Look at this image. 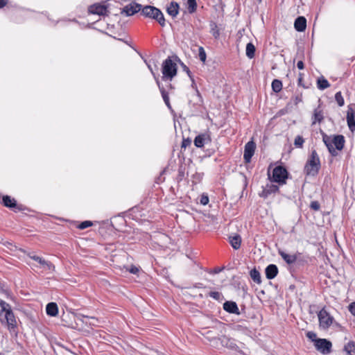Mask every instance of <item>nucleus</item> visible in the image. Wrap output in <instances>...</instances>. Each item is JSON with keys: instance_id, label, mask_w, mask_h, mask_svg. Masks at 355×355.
I'll use <instances>...</instances> for the list:
<instances>
[{"instance_id": "obj_8", "label": "nucleus", "mask_w": 355, "mask_h": 355, "mask_svg": "<svg viewBox=\"0 0 355 355\" xmlns=\"http://www.w3.org/2000/svg\"><path fill=\"white\" fill-rule=\"evenodd\" d=\"M2 203L3 206L13 209L15 211L17 210L21 211L24 209L22 205H18L15 198H12L10 196L7 195L3 196Z\"/></svg>"}, {"instance_id": "obj_38", "label": "nucleus", "mask_w": 355, "mask_h": 355, "mask_svg": "<svg viewBox=\"0 0 355 355\" xmlns=\"http://www.w3.org/2000/svg\"><path fill=\"white\" fill-rule=\"evenodd\" d=\"M198 57H199V59L202 62H205L206 61V58H207L206 52L202 46H200L198 49Z\"/></svg>"}, {"instance_id": "obj_52", "label": "nucleus", "mask_w": 355, "mask_h": 355, "mask_svg": "<svg viewBox=\"0 0 355 355\" xmlns=\"http://www.w3.org/2000/svg\"><path fill=\"white\" fill-rule=\"evenodd\" d=\"M3 287L4 284L0 282V291H2L8 297H10V292L8 290L3 289Z\"/></svg>"}, {"instance_id": "obj_15", "label": "nucleus", "mask_w": 355, "mask_h": 355, "mask_svg": "<svg viewBox=\"0 0 355 355\" xmlns=\"http://www.w3.org/2000/svg\"><path fill=\"white\" fill-rule=\"evenodd\" d=\"M223 308L226 312L229 313L240 315V311L237 304L234 301H226L224 302Z\"/></svg>"}, {"instance_id": "obj_34", "label": "nucleus", "mask_w": 355, "mask_h": 355, "mask_svg": "<svg viewBox=\"0 0 355 355\" xmlns=\"http://www.w3.org/2000/svg\"><path fill=\"white\" fill-rule=\"evenodd\" d=\"M335 100L336 103H338L339 107H342L345 104V101L343 97L341 92H338L335 94Z\"/></svg>"}, {"instance_id": "obj_21", "label": "nucleus", "mask_w": 355, "mask_h": 355, "mask_svg": "<svg viewBox=\"0 0 355 355\" xmlns=\"http://www.w3.org/2000/svg\"><path fill=\"white\" fill-rule=\"evenodd\" d=\"M157 85L158 86V88L159 89V92L162 94V98L166 104V105L167 106V107L168 109H171V105L170 103V101H169V96H168V92L165 90L164 86L160 83V81L159 80H157Z\"/></svg>"}, {"instance_id": "obj_24", "label": "nucleus", "mask_w": 355, "mask_h": 355, "mask_svg": "<svg viewBox=\"0 0 355 355\" xmlns=\"http://www.w3.org/2000/svg\"><path fill=\"white\" fill-rule=\"evenodd\" d=\"M322 140L327 147L329 152L333 156H336L338 155L336 149L333 147L331 141H330V138L325 134L323 135Z\"/></svg>"}, {"instance_id": "obj_29", "label": "nucleus", "mask_w": 355, "mask_h": 355, "mask_svg": "<svg viewBox=\"0 0 355 355\" xmlns=\"http://www.w3.org/2000/svg\"><path fill=\"white\" fill-rule=\"evenodd\" d=\"M344 351L348 355H355V342L349 341L344 346Z\"/></svg>"}, {"instance_id": "obj_11", "label": "nucleus", "mask_w": 355, "mask_h": 355, "mask_svg": "<svg viewBox=\"0 0 355 355\" xmlns=\"http://www.w3.org/2000/svg\"><path fill=\"white\" fill-rule=\"evenodd\" d=\"M211 136L209 133H202L197 135L194 139V145L197 148H202L204 146L211 142Z\"/></svg>"}, {"instance_id": "obj_41", "label": "nucleus", "mask_w": 355, "mask_h": 355, "mask_svg": "<svg viewBox=\"0 0 355 355\" xmlns=\"http://www.w3.org/2000/svg\"><path fill=\"white\" fill-rule=\"evenodd\" d=\"M29 257L33 260L38 262L41 266L44 265V263H46V260L44 259H43L42 257H40L37 255H30Z\"/></svg>"}, {"instance_id": "obj_45", "label": "nucleus", "mask_w": 355, "mask_h": 355, "mask_svg": "<svg viewBox=\"0 0 355 355\" xmlns=\"http://www.w3.org/2000/svg\"><path fill=\"white\" fill-rule=\"evenodd\" d=\"M191 144V140L189 138L187 139H183L181 144L182 148H186L187 147L189 146Z\"/></svg>"}, {"instance_id": "obj_3", "label": "nucleus", "mask_w": 355, "mask_h": 355, "mask_svg": "<svg viewBox=\"0 0 355 355\" xmlns=\"http://www.w3.org/2000/svg\"><path fill=\"white\" fill-rule=\"evenodd\" d=\"M140 14L145 17L155 19L162 26H166V19L160 9L153 6H142Z\"/></svg>"}, {"instance_id": "obj_31", "label": "nucleus", "mask_w": 355, "mask_h": 355, "mask_svg": "<svg viewBox=\"0 0 355 355\" xmlns=\"http://www.w3.org/2000/svg\"><path fill=\"white\" fill-rule=\"evenodd\" d=\"M197 2L196 0H187V8L188 12L190 14H193L197 10Z\"/></svg>"}, {"instance_id": "obj_48", "label": "nucleus", "mask_w": 355, "mask_h": 355, "mask_svg": "<svg viewBox=\"0 0 355 355\" xmlns=\"http://www.w3.org/2000/svg\"><path fill=\"white\" fill-rule=\"evenodd\" d=\"M144 62H146V64H147V67H148V69H149V70H150V71L151 72V73H152V75H153V78H154V79H155V82L157 83V80H159L158 76H157L155 74V73L153 71V69L152 67L150 66V64H149L147 62V61H146V60H144Z\"/></svg>"}, {"instance_id": "obj_23", "label": "nucleus", "mask_w": 355, "mask_h": 355, "mask_svg": "<svg viewBox=\"0 0 355 355\" xmlns=\"http://www.w3.org/2000/svg\"><path fill=\"white\" fill-rule=\"evenodd\" d=\"M46 312L48 315L55 316L58 313V307L56 303L50 302L47 304L46 307Z\"/></svg>"}, {"instance_id": "obj_16", "label": "nucleus", "mask_w": 355, "mask_h": 355, "mask_svg": "<svg viewBox=\"0 0 355 355\" xmlns=\"http://www.w3.org/2000/svg\"><path fill=\"white\" fill-rule=\"evenodd\" d=\"M278 253L284 261L289 265L294 263L297 260L298 256L300 255L299 252L295 254H289L281 250H278Z\"/></svg>"}, {"instance_id": "obj_57", "label": "nucleus", "mask_w": 355, "mask_h": 355, "mask_svg": "<svg viewBox=\"0 0 355 355\" xmlns=\"http://www.w3.org/2000/svg\"><path fill=\"white\" fill-rule=\"evenodd\" d=\"M221 270H222V269H220V268H215L213 273L216 274V273L220 272Z\"/></svg>"}, {"instance_id": "obj_49", "label": "nucleus", "mask_w": 355, "mask_h": 355, "mask_svg": "<svg viewBox=\"0 0 355 355\" xmlns=\"http://www.w3.org/2000/svg\"><path fill=\"white\" fill-rule=\"evenodd\" d=\"M128 271L132 274L136 275L139 272V270L137 266L132 265L128 269Z\"/></svg>"}, {"instance_id": "obj_37", "label": "nucleus", "mask_w": 355, "mask_h": 355, "mask_svg": "<svg viewBox=\"0 0 355 355\" xmlns=\"http://www.w3.org/2000/svg\"><path fill=\"white\" fill-rule=\"evenodd\" d=\"M185 178V168L183 166H180L178 168V173L176 178V180L178 182H181Z\"/></svg>"}, {"instance_id": "obj_6", "label": "nucleus", "mask_w": 355, "mask_h": 355, "mask_svg": "<svg viewBox=\"0 0 355 355\" xmlns=\"http://www.w3.org/2000/svg\"><path fill=\"white\" fill-rule=\"evenodd\" d=\"M315 347L322 354H327L331 352L332 344L325 338H318L315 340Z\"/></svg>"}, {"instance_id": "obj_35", "label": "nucleus", "mask_w": 355, "mask_h": 355, "mask_svg": "<svg viewBox=\"0 0 355 355\" xmlns=\"http://www.w3.org/2000/svg\"><path fill=\"white\" fill-rule=\"evenodd\" d=\"M208 295L218 301H221L223 298L222 293L218 291H211L209 293Z\"/></svg>"}, {"instance_id": "obj_19", "label": "nucleus", "mask_w": 355, "mask_h": 355, "mask_svg": "<svg viewBox=\"0 0 355 355\" xmlns=\"http://www.w3.org/2000/svg\"><path fill=\"white\" fill-rule=\"evenodd\" d=\"M294 27L298 32H302L305 31L306 28V19L303 16L297 17L294 22Z\"/></svg>"}, {"instance_id": "obj_18", "label": "nucleus", "mask_w": 355, "mask_h": 355, "mask_svg": "<svg viewBox=\"0 0 355 355\" xmlns=\"http://www.w3.org/2000/svg\"><path fill=\"white\" fill-rule=\"evenodd\" d=\"M279 270L275 264H270L265 269L266 277L268 279H274L278 274Z\"/></svg>"}, {"instance_id": "obj_30", "label": "nucleus", "mask_w": 355, "mask_h": 355, "mask_svg": "<svg viewBox=\"0 0 355 355\" xmlns=\"http://www.w3.org/2000/svg\"><path fill=\"white\" fill-rule=\"evenodd\" d=\"M272 89L275 93H279L282 89V83L280 80L274 79L271 84Z\"/></svg>"}, {"instance_id": "obj_27", "label": "nucleus", "mask_w": 355, "mask_h": 355, "mask_svg": "<svg viewBox=\"0 0 355 355\" xmlns=\"http://www.w3.org/2000/svg\"><path fill=\"white\" fill-rule=\"evenodd\" d=\"M255 51H256L255 46L252 42H249L247 44L245 53H246V56L248 58L252 59L254 57Z\"/></svg>"}, {"instance_id": "obj_60", "label": "nucleus", "mask_w": 355, "mask_h": 355, "mask_svg": "<svg viewBox=\"0 0 355 355\" xmlns=\"http://www.w3.org/2000/svg\"><path fill=\"white\" fill-rule=\"evenodd\" d=\"M259 3H261L262 0H257Z\"/></svg>"}, {"instance_id": "obj_20", "label": "nucleus", "mask_w": 355, "mask_h": 355, "mask_svg": "<svg viewBox=\"0 0 355 355\" xmlns=\"http://www.w3.org/2000/svg\"><path fill=\"white\" fill-rule=\"evenodd\" d=\"M332 143L334 144L336 150H343L345 146V143L344 136L342 135H334V139L331 141V144Z\"/></svg>"}, {"instance_id": "obj_9", "label": "nucleus", "mask_w": 355, "mask_h": 355, "mask_svg": "<svg viewBox=\"0 0 355 355\" xmlns=\"http://www.w3.org/2000/svg\"><path fill=\"white\" fill-rule=\"evenodd\" d=\"M255 149L256 144L253 141H250L245 145L243 159L245 163H250L251 162Z\"/></svg>"}, {"instance_id": "obj_33", "label": "nucleus", "mask_w": 355, "mask_h": 355, "mask_svg": "<svg viewBox=\"0 0 355 355\" xmlns=\"http://www.w3.org/2000/svg\"><path fill=\"white\" fill-rule=\"evenodd\" d=\"M211 33L215 39L219 37L220 32L216 23H212L211 24Z\"/></svg>"}, {"instance_id": "obj_40", "label": "nucleus", "mask_w": 355, "mask_h": 355, "mask_svg": "<svg viewBox=\"0 0 355 355\" xmlns=\"http://www.w3.org/2000/svg\"><path fill=\"white\" fill-rule=\"evenodd\" d=\"M92 225V223L91 221L85 220L78 225V228L80 230H85L89 227H91Z\"/></svg>"}, {"instance_id": "obj_36", "label": "nucleus", "mask_w": 355, "mask_h": 355, "mask_svg": "<svg viewBox=\"0 0 355 355\" xmlns=\"http://www.w3.org/2000/svg\"><path fill=\"white\" fill-rule=\"evenodd\" d=\"M304 143V139L302 136L297 135L295 138L294 145L296 148H302Z\"/></svg>"}, {"instance_id": "obj_12", "label": "nucleus", "mask_w": 355, "mask_h": 355, "mask_svg": "<svg viewBox=\"0 0 355 355\" xmlns=\"http://www.w3.org/2000/svg\"><path fill=\"white\" fill-rule=\"evenodd\" d=\"M88 12L91 14L98 15H106L107 12V6L101 3H94L88 8Z\"/></svg>"}, {"instance_id": "obj_10", "label": "nucleus", "mask_w": 355, "mask_h": 355, "mask_svg": "<svg viewBox=\"0 0 355 355\" xmlns=\"http://www.w3.org/2000/svg\"><path fill=\"white\" fill-rule=\"evenodd\" d=\"M142 5L136 2L131 3L127 6H125L121 12V13H125L126 16H132L135 13L139 12H141Z\"/></svg>"}, {"instance_id": "obj_54", "label": "nucleus", "mask_w": 355, "mask_h": 355, "mask_svg": "<svg viewBox=\"0 0 355 355\" xmlns=\"http://www.w3.org/2000/svg\"><path fill=\"white\" fill-rule=\"evenodd\" d=\"M8 0H0V8H3L8 3Z\"/></svg>"}, {"instance_id": "obj_7", "label": "nucleus", "mask_w": 355, "mask_h": 355, "mask_svg": "<svg viewBox=\"0 0 355 355\" xmlns=\"http://www.w3.org/2000/svg\"><path fill=\"white\" fill-rule=\"evenodd\" d=\"M347 123L349 129L352 132H355V104H350L347 107Z\"/></svg>"}, {"instance_id": "obj_14", "label": "nucleus", "mask_w": 355, "mask_h": 355, "mask_svg": "<svg viewBox=\"0 0 355 355\" xmlns=\"http://www.w3.org/2000/svg\"><path fill=\"white\" fill-rule=\"evenodd\" d=\"M4 318L9 329H14L17 327L15 316L11 309L5 312Z\"/></svg>"}, {"instance_id": "obj_50", "label": "nucleus", "mask_w": 355, "mask_h": 355, "mask_svg": "<svg viewBox=\"0 0 355 355\" xmlns=\"http://www.w3.org/2000/svg\"><path fill=\"white\" fill-rule=\"evenodd\" d=\"M302 79H303V73H299V78H298V80H297V84L299 86H301V87H303L304 88H308V87L305 86L303 83H302Z\"/></svg>"}, {"instance_id": "obj_4", "label": "nucleus", "mask_w": 355, "mask_h": 355, "mask_svg": "<svg viewBox=\"0 0 355 355\" xmlns=\"http://www.w3.org/2000/svg\"><path fill=\"white\" fill-rule=\"evenodd\" d=\"M289 173L286 168L282 166H277L272 171V175L270 176L268 173V178L271 182L278 183L279 185H283L286 183Z\"/></svg>"}, {"instance_id": "obj_58", "label": "nucleus", "mask_w": 355, "mask_h": 355, "mask_svg": "<svg viewBox=\"0 0 355 355\" xmlns=\"http://www.w3.org/2000/svg\"><path fill=\"white\" fill-rule=\"evenodd\" d=\"M295 100H296L295 103H297L298 101H301V98H299V97H296V99H295Z\"/></svg>"}, {"instance_id": "obj_42", "label": "nucleus", "mask_w": 355, "mask_h": 355, "mask_svg": "<svg viewBox=\"0 0 355 355\" xmlns=\"http://www.w3.org/2000/svg\"><path fill=\"white\" fill-rule=\"evenodd\" d=\"M309 207L314 211H318L320 208V203L317 200L311 201Z\"/></svg>"}, {"instance_id": "obj_51", "label": "nucleus", "mask_w": 355, "mask_h": 355, "mask_svg": "<svg viewBox=\"0 0 355 355\" xmlns=\"http://www.w3.org/2000/svg\"><path fill=\"white\" fill-rule=\"evenodd\" d=\"M349 311L353 315H355V302L349 305Z\"/></svg>"}, {"instance_id": "obj_28", "label": "nucleus", "mask_w": 355, "mask_h": 355, "mask_svg": "<svg viewBox=\"0 0 355 355\" xmlns=\"http://www.w3.org/2000/svg\"><path fill=\"white\" fill-rule=\"evenodd\" d=\"M250 275L252 279L257 284H260L261 283V274L258 270L255 268L250 270Z\"/></svg>"}, {"instance_id": "obj_43", "label": "nucleus", "mask_w": 355, "mask_h": 355, "mask_svg": "<svg viewBox=\"0 0 355 355\" xmlns=\"http://www.w3.org/2000/svg\"><path fill=\"white\" fill-rule=\"evenodd\" d=\"M42 266L44 269H47L52 271L55 270V266L51 262L48 261H46V263H44V265H42Z\"/></svg>"}, {"instance_id": "obj_5", "label": "nucleus", "mask_w": 355, "mask_h": 355, "mask_svg": "<svg viewBox=\"0 0 355 355\" xmlns=\"http://www.w3.org/2000/svg\"><path fill=\"white\" fill-rule=\"evenodd\" d=\"M320 327L323 329H327L332 324L334 318L326 311L324 308L322 309L318 314Z\"/></svg>"}, {"instance_id": "obj_55", "label": "nucleus", "mask_w": 355, "mask_h": 355, "mask_svg": "<svg viewBox=\"0 0 355 355\" xmlns=\"http://www.w3.org/2000/svg\"><path fill=\"white\" fill-rule=\"evenodd\" d=\"M191 86H192V87H193V88H195V89H196V93H197V95H198V96H200H200H201V95H200V92L198 91V88H197L196 85V84L194 85V84H193V83H192V84H191Z\"/></svg>"}, {"instance_id": "obj_59", "label": "nucleus", "mask_w": 355, "mask_h": 355, "mask_svg": "<svg viewBox=\"0 0 355 355\" xmlns=\"http://www.w3.org/2000/svg\"><path fill=\"white\" fill-rule=\"evenodd\" d=\"M168 87H169L170 89H173V85L171 84H169Z\"/></svg>"}, {"instance_id": "obj_25", "label": "nucleus", "mask_w": 355, "mask_h": 355, "mask_svg": "<svg viewBox=\"0 0 355 355\" xmlns=\"http://www.w3.org/2000/svg\"><path fill=\"white\" fill-rule=\"evenodd\" d=\"M230 243L234 250H238L241 247V243L240 235L236 234L234 236H230Z\"/></svg>"}, {"instance_id": "obj_44", "label": "nucleus", "mask_w": 355, "mask_h": 355, "mask_svg": "<svg viewBox=\"0 0 355 355\" xmlns=\"http://www.w3.org/2000/svg\"><path fill=\"white\" fill-rule=\"evenodd\" d=\"M306 337L314 342L315 344V340L318 338H316V334L313 331H308L306 333Z\"/></svg>"}, {"instance_id": "obj_2", "label": "nucleus", "mask_w": 355, "mask_h": 355, "mask_svg": "<svg viewBox=\"0 0 355 355\" xmlns=\"http://www.w3.org/2000/svg\"><path fill=\"white\" fill-rule=\"evenodd\" d=\"M320 157L315 149H312L310 155L305 164L304 173L308 176H316L320 169Z\"/></svg>"}, {"instance_id": "obj_39", "label": "nucleus", "mask_w": 355, "mask_h": 355, "mask_svg": "<svg viewBox=\"0 0 355 355\" xmlns=\"http://www.w3.org/2000/svg\"><path fill=\"white\" fill-rule=\"evenodd\" d=\"M182 67L183 70L187 73L189 78L191 79V82H193V84L195 85V80L193 78V76L192 75L191 71L189 70V67H187L183 62H180Z\"/></svg>"}, {"instance_id": "obj_17", "label": "nucleus", "mask_w": 355, "mask_h": 355, "mask_svg": "<svg viewBox=\"0 0 355 355\" xmlns=\"http://www.w3.org/2000/svg\"><path fill=\"white\" fill-rule=\"evenodd\" d=\"M180 10V5L175 1H171L166 7V12L175 18L178 16Z\"/></svg>"}, {"instance_id": "obj_13", "label": "nucleus", "mask_w": 355, "mask_h": 355, "mask_svg": "<svg viewBox=\"0 0 355 355\" xmlns=\"http://www.w3.org/2000/svg\"><path fill=\"white\" fill-rule=\"evenodd\" d=\"M262 188L263 190L259 193V196L263 198H267L270 195L279 191V187L272 184H267Z\"/></svg>"}, {"instance_id": "obj_53", "label": "nucleus", "mask_w": 355, "mask_h": 355, "mask_svg": "<svg viewBox=\"0 0 355 355\" xmlns=\"http://www.w3.org/2000/svg\"><path fill=\"white\" fill-rule=\"evenodd\" d=\"M297 67L299 69L302 70L304 68V64L302 60H299L297 63Z\"/></svg>"}, {"instance_id": "obj_32", "label": "nucleus", "mask_w": 355, "mask_h": 355, "mask_svg": "<svg viewBox=\"0 0 355 355\" xmlns=\"http://www.w3.org/2000/svg\"><path fill=\"white\" fill-rule=\"evenodd\" d=\"M225 345L229 349L240 352L239 346L235 343L234 340H227Z\"/></svg>"}, {"instance_id": "obj_1", "label": "nucleus", "mask_w": 355, "mask_h": 355, "mask_svg": "<svg viewBox=\"0 0 355 355\" xmlns=\"http://www.w3.org/2000/svg\"><path fill=\"white\" fill-rule=\"evenodd\" d=\"M177 62H181L180 59L176 55L168 56L162 64V80L171 81L178 73Z\"/></svg>"}, {"instance_id": "obj_56", "label": "nucleus", "mask_w": 355, "mask_h": 355, "mask_svg": "<svg viewBox=\"0 0 355 355\" xmlns=\"http://www.w3.org/2000/svg\"><path fill=\"white\" fill-rule=\"evenodd\" d=\"M194 288H204V286L202 283H196L193 286Z\"/></svg>"}, {"instance_id": "obj_46", "label": "nucleus", "mask_w": 355, "mask_h": 355, "mask_svg": "<svg viewBox=\"0 0 355 355\" xmlns=\"http://www.w3.org/2000/svg\"><path fill=\"white\" fill-rule=\"evenodd\" d=\"M202 178V175L198 173H196L194 175H193V182L196 184L198 182H200Z\"/></svg>"}, {"instance_id": "obj_26", "label": "nucleus", "mask_w": 355, "mask_h": 355, "mask_svg": "<svg viewBox=\"0 0 355 355\" xmlns=\"http://www.w3.org/2000/svg\"><path fill=\"white\" fill-rule=\"evenodd\" d=\"M330 87V84L328 80L323 76L320 77L317 80V87L320 90H324Z\"/></svg>"}, {"instance_id": "obj_47", "label": "nucleus", "mask_w": 355, "mask_h": 355, "mask_svg": "<svg viewBox=\"0 0 355 355\" xmlns=\"http://www.w3.org/2000/svg\"><path fill=\"white\" fill-rule=\"evenodd\" d=\"M200 204L202 205H206L209 202V197L207 195L202 194L200 197Z\"/></svg>"}, {"instance_id": "obj_22", "label": "nucleus", "mask_w": 355, "mask_h": 355, "mask_svg": "<svg viewBox=\"0 0 355 355\" xmlns=\"http://www.w3.org/2000/svg\"><path fill=\"white\" fill-rule=\"evenodd\" d=\"M313 119V125L316 122L321 123L324 119L323 111L320 105L314 110Z\"/></svg>"}]
</instances>
